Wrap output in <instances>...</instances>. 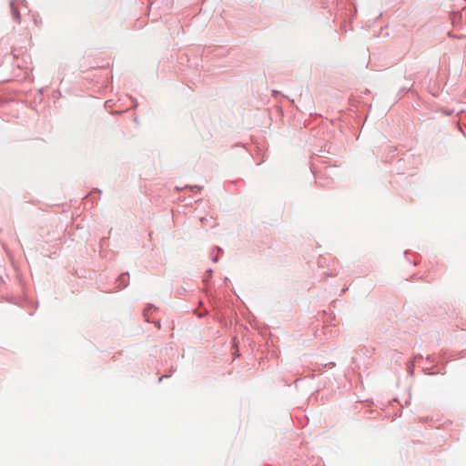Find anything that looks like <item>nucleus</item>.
Segmentation results:
<instances>
[{
    "label": "nucleus",
    "instance_id": "1",
    "mask_svg": "<svg viewBox=\"0 0 466 466\" xmlns=\"http://www.w3.org/2000/svg\"><path fill=\"white\" fill-rule=\"evenodd\" d=\"M13 15L16 20H19V13L15 8H13Z\"/></svg>",
    "mask_w": 466,
    "mask_h": 466
}]
</instances>
